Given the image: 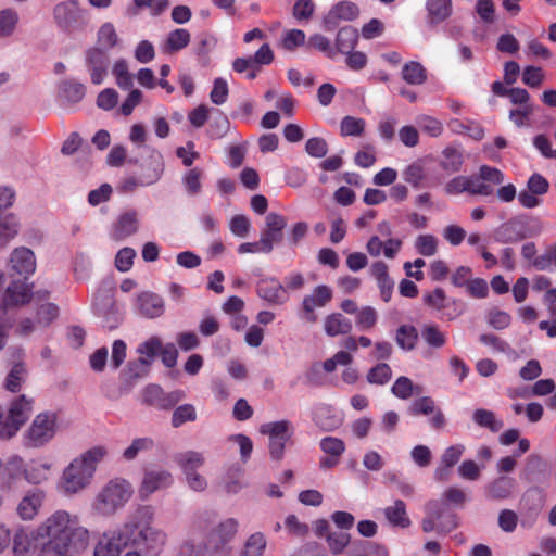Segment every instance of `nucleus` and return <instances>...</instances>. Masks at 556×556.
Listing matches in <instances>:
<instances>
[{
  "instance_id": "1",
  "label": "nucleus",
  "mask_w": 556,
  "mask_h": 556,
  "mask_svg": "<svg viewBox=\"0 0 556 556\" xmlns=\"http://www.w3.org/2000/svg\"><path fill=\"white\" fill-rule=\"evenodd\" d=\"M38 535L43 541L38 556H68L85 549L89 542V531L80 525L77 515L59 509L37 526Z\"/></svg>"
},
{
  "instance_id": "2",
  "label": "nucleus",
  "mask_w": 556,
  "mask_h": 556,
  "mask_svg": "<svg viewBox=\"0 0 556 556\" xmlns=\"http://www.w3.org/2000/svg\"><path fill=\"white\" fill-rule=\"evenodd\" d=\"M155 510L151 505H140L128 515L124 523L103 532L93 547V556H121L127 549L136 531L144 522H153Z\"/></svg>"
},
{
  "instance_id": "3",
  "label": "nucleus",
  "mask_w": 556,
  "mask_h": 556,
  "mask_svg": "<svg viewBox=\"0 0 556 556\" xmlns=\"http://www.w3.org/2000/svg\"><path fill=\"white\" fill-rule=\"evenodd\" d=\"M106 455L108 450L104 446L98 445L74 458L63 470L58 483V490L66 496L78 494L85 490L90 484L98 464Z\"/></svg>"
},
{
  "instance_id": "4",
  "label": "nucleus",
  "mask_w": 556,
  "mask_h": 556,
  "mask_svg": "<svg viewBox=\"0 0 556 556\" xmlns=\"http://www.w3.org/2000/svg\"><path fill=\"white\" fill-rule=\"evenodd\" d=\"M192 528L204 534V540L214 556H230L229 542L238 531V521L228 518L217 522V515L212 510L198 513L192 521Z\"/></svg>"
},
{
  "instance_id": "5",
  "label": "nucleus",
  "mask_w": 556,
  "mask_h": 556,
  "mask_svg": "<svg viewBox=\"0 0 556 556\" xmlns=\"http://www.w3.org/2000/svg\"><path fill=\"white\" fill-rule=\"evenodd\" d=\"M134 493L132 485L123 478L110 480L94 496L91 510L101 517H112L123 509Z\"/></svg>"
},
{
  "instance_id": "6",
  "label": "nucleus",
  "mask_w": 556,
  "mask_h": 556,
  "mask_svg": "<svg viewBox=\"0 0 556 556\" xmlns=\"http://www.w3.org/2000/svg\"><path fill=\"white\" fill-rule=\"evenodd\" d=\"M153 522H144L139 531L135 532L127 552L123 556H160L163 552L167 534Z\"/></svg>"
},
{
  "instance_id": "7",
  "label": "nucleus",
  "mask_w": 556,
  "mask_h": 556,
  "mask_svg": "<svg viewBox=\"0 0 556 556\" xmlns=\"http://www.w3.org/2000/svg\"><path fill=\"white\" fill-rule=\"evenodd\" d=\"M56 414L43 412L35 416L23 435L24 445L28 448H40L54 438L58 429Z\"/></svg>"
},
{
  "instance_id": "8",
  "label": "nucleus",
  "mask_w": 556,
  "mask_h": 556,
  "mask_svg": "<svg viewBox=\"0 0 556 556\" xmlns=\"http://www.w3.org/2000/svg\"><path fill=\"white\" fill-rule=\"evenodd\" d=\"M34 397L22 394L13 399L8 409L4 410V439L9 440L16 435L34 410Z\"/></svg>"
},
{
  "instance_id": "9",
  "label": "nucleus",
  "mask_w": 556,
  "mask_h": 556,
  "mask_svg": "<svg viewBox=\"0 0 556 556\" xmlns=\"http://www.w3.org/2000/svg\"><path fill=\"white\" fill-rule=\"evenodd\" d=\"M501 182V176H456L446 185V191L448 193L467 191L472 194L490 195Z\"/></svg>"
},
{
  "instance_id": "10",
  "label": "nucleus",
  "mask_w": 556,
  "mask_h": 556,
  "mask_svg": "<svg viewBox=\"0 0 556 556\" xmlns=\"http://www.w3.org/2000/svg\"><path fill=\"white\" fill-rule=\"evenodd\" d=\"M262 434L268 435V450L271 459L281 460L285 454L286 443L291 439L293 429L289 420H279L263 424L260 427Z\"/></svg>"
},
{
  "instance_id": "11",
  "label": "nucleus",
  "mask_w": 556,
  "mask_h": 556,
  "mask_svg": "<svg viewBox=\"0 0 556 556\" xmlns=\"http://www.w3.org/2000/svg\"><path fill=\"white\" fill-rule=\"evenodd\" d=\"M38 528L16 527L13 529V556H38L43 546L42 539L37 534Z\"/></svg>"
},
{
  "instance_id": "12",
  "label": "nucleus",
  "mask_w": 556,
  "mask_h": 556,
  "mask_svg": "<svg viewBox=\"0 0 556 556\" xmlns=\"http://www.w3.org/2000/svg\"><path fill=\"white\" fill-rule=\"evenodd\" d=\"M173 482V475L166 469L160 467L146 469L138 488V496L147 501L153 493L169 488Z\"/></svg>"
},
{
  "instance_id": "13",
  "label": "nucleus",
  "mask_w": 556,
  "mask_h": 556,
  "mask_svg": "<svg viewBox=\"0 0 556 556\" xmlns=\"http://www.w3.org/2000/svg\"><path fill=\"white\" fill-rule=\"evenodd\" d=\"M36 270V257L34 252L26 247L15 248L7 263L9 276H20L27 279Z\"/></svg>"
},
{
  "instance_id": "14",
  "label": "nucleus",
  "mask_w": 556,
  "mask_h": 556,
  "mask_svg": "<svg viewBox=\"0 0 556 556\" xmlns=\"http://www.w3.org/2000/svg\"><path fill=\"white\" fill-rule=\"evenodd\" d=\"M185 397L186 394L181 390H175L166 393L157 384H149L143 389L142 392L143 404L164 410L170 409Z\"/></svg>"
},
{
  "instance_id": "15",
  "label": "nucleus",
  "mask_w": 556,
  "mask_h": 556,
  "mask_svg": "<svg viewBox=\"0 0 556 556\" xmlns=\"http://www.w3.org/2000/svg\"><path fill=\"white\" fill-rule=\"evenodd\" d=\"M31 288L21 280L12 281L5 289L0 303V313L5 317L7 312L28 304L31 300Z\"/></svg>"
},
{
  "instance_id": "16",
  "label": "nucleus",
  "mask_w": 556,
  "mask_h": 556,
  "mask_svg": "<svg viewBox=\"0 0 556 556\" xmlns=\"http://www.w3.org/2000/svg\"><path fill=\"white\" fill-rule=\"evenodd\" d=\"M332 290L326 285L316 286L312 293L305 295L302 300V318L309 323L317 321L315 309L326 306L332 300Z\"/></svg>"
},
{
  "instance_id": "17",
  "label": "nucleus",
  "mask_w": 556,
  "mask_h": 556,
  "mask_svg": "<svg viewBox=\"0 0 556 556\" xmlns=\"http://www.w3.org/2000/svg\"><path fill=\"white\" fill-rule=\"evenodd\" d=\"M85 63L92 84L100 85L108 75L110 59L101 48H89L85 52Z\"/></svg>"
},
{
  "instance_id": "18",
  "label": "nucleus",
  "mask_w": 556,
  "mask_h": 556,
  "mask_svg": "<svg viewBox=\"0 0 556 556\" xmlns=\"http://www.w3.org/2000/svg\"><path fill=\"white\" fill-rule=\"evenodd\" d=\"M359 14L358 7L351 1H340L334 4L324 16L323 26L327 31H332L340 22L353 21Z\"/></svg>"
},
{
  "instance_id": "19",
  "label": "nucleus",
  "mask_w": 556,
  "mask_h": 556,
  "mask_svg": "<svg viewBox=\"0 0 556 556\" xmlns=\"http://www.w3.org/2000/svg\"><path fill=\"white\" fill-rule=\"evenodd\" d=\"M135 307L144 318L154 319L164 314L165 302L161 295L152 291H142L136 298Z\"/></svg>"
},
{
  "instance_id": "20",
  "label": "nucleus",
  "mask_w": 556,
  "mask_h": 556,
  "mask_svg": "<svg viewBox=\"0 0 556 556\" xmlns=\"http://www.w3.org/2000/svg\"><path fill=\"white\" fill-rule=\"evenodd\" d=\"M46 500L42 489L28 490L21 498L16 511L23 520H33L39 513Z\"/></svg>"
},
{
  "instance_id": "21",
  "label": "nucleus",
  "mask_w": 556,
  "mask_h": 556,
  "mask_svg": "<svg viewBox=\"0 0 556 556\" xmlns=\"http://www.w3.org/2000/svg\"><path fill=\"white\" fill-rule=\"evenodd\" d=\"M257 294L275 305H282L289 300L287 289L275 278L262 279L257 283Z\"/></svg>"
},
{
  "instance_id": "22",
  "label": "nucleus",
  "mask_w": 556,
  "mask_h": 556,
  "mask_svg": "<svg viewBox=\"0 0 556 556\" xmlns=\"http://www.w3.org/2000/svg\"><path fill=\"white\" fill-rule=\"evenodd\" d=\"M516 480L508 476H498L484 486V495L489 500L502 501L509 498L515 491Z\"/></svg>"
},
{
  "instance_id": "23",
  "label": "nucleus",
  "mask_w": 556,
  "mask_h": 556,
  "mask_svg": "<svg viewBox=\"0 0 556 556\" xmlns=\"http://www.w3.org/2000/svg\"><path fill=\"white\" fill-rule=\"evenodd\" d=\"M54 21L66 31L72 30L79 20V10L73 1L58 3L53 9Z\"/></svg>"
},
{
  "instance_id": "24",
  "label": "nucleus",
  "mask_w": 556,
  "mask_h": 556,
  "mask_svg": "<svg viewBox=\"0 0 556 556\" xmlns=\"http://www.w3.org/2000/svg\"><path fill=\"white\" fill-rule=\"evenodd\" d=\"M138 230V219L136 212H126L122 214L111 230V238L115 241H122L125 238L136 233Z\"/></svg>"
},
{
  "instance_id": "25",
  "label": "nucleus",
  "mask_w": 556,
  "mask_h": 556,
  "mask_svg": "<svg viewBox=\"0 0 556 556\" xmlns=\"http://www.w3.org/2000/svg\"><path fill=\"white\" fill-rule=\"evenodd\" d=\"M27 376L28 370L25 363L23 361L15 362L4 378V389L12 393L20 392Z\"/></svg>"
},
{
  "instance_id": "26",
  "label": "nucleus",
  "mask_w": 556,
  "mask_h": 556,
  "mask_svg": "<svg viewBox=\"0 0 556 556\" xmlns=\"http://www.w3.org/2000/svg\"><path fill=\"white\" fill-rule=\"evenodd\" d=\"M25 462L21 456L13 455L3 464L0 478L8 486L17 481L21 477L24 478Z\"/></svg>"
},
{
  "instance_id": "27",
  "label": "nucleus",
  "mask_w": 556,
  "mask_h": 556,
  "mask_svg": "<svg viewBox=\"0 0 556 556\" xmlns=\"http://www.w3.org/2000/svg\"><path fill=\"white\" fill-rule=\"evenodd\" d=\"M58 93L63 101L77 103L85 97L86 87L75 79H65L60 83Z\"/></svg>"
},
{
  "instance_id": "28",
  "label": "nucleus",
  "mask_w": 556,
  "mask_h": 556,
  "mask_svg": "<svg viewBox=\"0 0 556 556\" xmlns=\"http://www.w3.org/2000/svg\"><path fill=\"white\" fill-rule=\"evenodd\" d=\"M324 330L329 337L348 334L352 330V323L340 313H333L325 317Z\"/></svg>"
},
{
  "instance_id": "29",
  "label": "nucleus",
  "mask_w": 556,
  "mask_h": 556,
  "mask_svg": "<svg viewBox=\"0 0 556 556\" xmlns=\"http://www.w3.org/2000/svg\"><path fill=\"white\" fill-rule=\"evenodd\" d=\"M119 43V37L115 29V26L110 23H103L97 31V47L101 48L105 52L114 49Z\"/></svg>"
},
{
  "instance_id": "30",
  "label": "nucleus",
  "mask_w": 556,
  "mask_h": 556,
  "mask_svg": "<svg viewBox=\"0 0 556 556\" xmlns=\"http://www.w3.org/2000/svg\"><path fill=\"white\" fill-rule=\"evenodd\" d=\"M191 39L190 33L185 28H177L168 33L167 38L163 45V50L166 53H175L186 48Z\"/></svg>"
},
{
  "instance_id": "31",
  "label": "nucleus",
  "mask_w": 556,
  "mask_h": 556,
  "mask_svg": "<svg viewBox=\"0 0 556 556\" xmlns=\"http://www.w3.org/2000/svg\"><path fill=\"white\" fill-rule=\"evenodd\" d=\"M426 7L432 24L441 23L452 14V0H427Z\"/></svg>"
},
{
  "instance_id": "32",
  "label": "nucleus",
  "mask_w": 556,
  "mask_h": 556,
  "mask_svg": "<svg viewBox=\"0 0 556 556\" xmlns=\"http://www.w3.org/2000/svg\"><path fill=\"white\" fill-rule=\"evenodd\" d=\"M384 516L394 527L407 528L410 525L406 514V505L401 500H396L392 506L386 507Z\"/></svg>"
},
{
  "instance_id": "33",
  "label": "nucleus",
  "mask_w": 556,
  "mask_h": 556,
  "mask_svg": "<svg viewBox=\"0 0 556 556\" xmlns=\"http://www.w3.org/2000/svg\"><path fill=\"white\" fill-rule=\"evenodd\" d=\"M448 128L456 134L468 135L476 140L483 138L484 131L480 124L473 121L454 118L448 122Z\"/></svg>"
},
{
  "instance_id": "34",
  "label": "nucleus",
  "mask_w": 556,
  "mask_h": 556,
  "mask_svg": "<svg viewBox=\"0 0 556 556\" xmlns=\"http://www.w3.org/2000/svg\"><path fill=\"white\" fill-rule=\"evenodd\" d=\"M204 460L203 454L195 451H186L175 456V462L184 473L197 471L204 465Z\"/></svg>"
},
{
  "instance_id": "35",
  "label": "nucleus",
  "mask_w": 556,
  "mask_h": 556,
  "mask_svg": "<svg viewBox=\"0 0 556 556\" xmlns=\"http://www.w3.org/2000/svg\"><path fill=\"white\" fill-rule=\"evenodd\" d=\"M418 341V331L414 326L402 325L396 329L395 342L403 351H412Z\"/></svg>"
},
{
  "instance_id": "36",
  "label": "nucleus",
  "mask_w": 556,
  "mask_h": 556,
  "mask_svg": "<svg viewBox=\"0 0 556 556\" xmlns=\"http://www.w3.org/2000/svg\"><path fill=\"white\" fill-rule=\"evenodd\" d=\"M112 74L115 77L116 85L123 90H129L134 86V77L128 68L125 59H118L114 62Z\"/></svg>"
},
{
  "instance_id": "37",
  "label": "nucleus",
  "mask_w": 556,
  "mask_h": 556,
  "mask_svg": "<svg viewBox=\"0 0 556 556\" xmlns=\"http://www.w3.org/2000/svg\"><path fill=\"white\" fill-rule=\"evenodd\" d=\"M154 448V441L150 437L136 438L131 441L130 445L123 451V458L131 462L138 457L139 454L150 452Z\"/></svg>"
},
{
  "instance_id": "38",
  "label": "nucleus",
  "mask_w": 556,
  "mask_h": 556,
  "mask_svg": "<svg viewBox=\"0 0 556 556\" xmlns=\"http://www.w3.org/2000/svg\"><path fill=\"white\" fill-rule=\"evenodd\" d=\"M440 501L432 500L429 501L425 506L426 517L421 521L422 531L426 533L437 531L438 532V523L437 520H440V516L443 515V511L440 510Z\"/></svg>"
},
{
  "instance_id": "39",
  "label": "nucleus",
  "mask_w": 556,
  "mask_h": 556,
  "mask_svg": "<svg viewBox=\"0 0 556 556\" xmlns=\"http://www.w3.org/2000/svg\"><path fill=\"white\" fill-rule=\"evenodd\" d=\"M402 78L409 85H422L427 80V71L419 62L410 61L404 64Z\"/></svg>"
},
{
  "instance_id": "40",
  "label": "nucleus",
  "mask_w": 556,
  "mask_h": 556,
  "mask_svg": "<svg viewBox=\"0 0 556 556\" xmlns=\"http://www.w3.org/2000/svg\"><path fill=\"white\" fill-rule=\"evenodd\" d=\"M472 419L478 426L488 428L494 433L498 432L504 427V422L497 419L492 410L484 408L476 409L473 412Z\"/></svg>"
},
{
  "instance_id": "41",
  "label": "nucleus",
  "mask_w": 556,
  "mask_h": 556,
  "mask_svg": "<svg viewBox=\"0 0 556 556\" xmlns=\"http://www.w3.org/2000/svg\"><path fill=\"white\" fill-rule=\"evenodd\" d=\"M358 33L355 28L346 26L341 28L337 35V49L341 53H350L356 46Z\"/></svg>"
},
{
  "instance_id": "42",
  "label": "nucleus",
  "mask_w": 556,
  "mask_h": 556,
  "mask_svg": "<svg viewBox=\"0 0 556 556\" xmlns=\"http://www.w3.org/2000/svg\"><path fill=\"white\" fill-rule=\"evenodd\" d=\"M178 556H214V554L204 539L202 541L191 539L180 545Z\"/></svg>"
},
{
  "instance_id": "43",
  "label": "nucleus",
  "mask_w": 556,
  "mask_h": 556,
  "mask_svg": "<svg viewBox=\"0 0 556 556\" xmlns=\"http://www.w3.org/2000/svg\"><path fill=\"white\" fill-rule=\"evenodd\" d=\"M266 545L265 535L255 532L248 538L239 556H263Z\"/></svg>"
},
{
  "instance_id": "44",
  "label": "nucleus",
  "mask_w": 556,
  "mask_h": 556,
  "mask_svg": "<svg viewBox=\"0 0 556 556\" xmlns=\"http://www.w3.org/2000/svg\"><path fill=\"white\" fill-rule=\"evenodd\" d=\"M441 164L445 170L458 172L463 164V153L454 147H446L442 151Z\"/></svg>"
},
{
  "instance_id": "45",
  "label": "nucleus",
  "mask_w": 556,
  "mask_h": 556,
  "mask_svg": "<svg viewBox=\"0 0 556 556\" xmlns=\"http://www.w3.org/2000/svg\"><path fill=\"white\" fill-rule=\"evenodd\" d=\"M420 391H421L420 387L414 386L413 381L405 376L399 377L391 388V392L396 397L402 399V400H407L414 393L418 394V393H420Z\"/></svg>"
},
{
  "instance_id": "46",
  "label": "nucleus",
  "mask_w": 556,
  "mask_h": 556,
  "mask_svg": "<svg viewBox=\"0 0 556 556\" xmlns=\"http://www.w3.org/2000/svg\"><path fill=\"white\" fill-rule=\"evenodd\" d=\"M365 121L354 116H345L340 124L343 137H359L365 130Z\"/></svg>"
},
{
  "instance_id": "47",
  "label": "nucleus",
  "mask_w": 556,
  "mask_h": 556,
  "mask_svg": "<svg viewBox=\"0 0 556 556\" xmlns=\"http://www.w3.org/2000/svg\"><path fill=\"white\" fill-rule=\"evenodd\" d=\"M440 506L443 515L440 516V520H437L438 534L445 535L458 527V521L457 516L448 510L444 503L440 502Z\"/></svg>"
},
{
  "instance_id": "48",
  "label": "nucleus",
  "mask_w": 556,
  "mask_h": 556,
  "mask_svg": "<svg viewBox=\"0 0 556 556\" xmlns=\"http://www.w3.org/2000/svg\"><path fill=\"white\" fill-rule=\"evenodd\" d=\"M197 419V410L192 404H182L175 408L172 415V426L179 428L185 422L194 421Z\"/></svg>"
},
{
  "instance_id": "49",
  "label": "nucleus",
  "mask_w": 556,
  "mask_h": 556,
  "mask_svg": "<svg viewBox=\"0 0 556 556\" xmlns=\"http://www.w3.org/2000/svg\"><path fill=\"white\" fill-rule=\"evenodd\" d=\"M392 378L391 367L387 363H379L367 372V381L371 384L383 386Z\"/></svg>"
},
{
  "instance_id": "50",
  "label": "nucleus",
  "mask_w": 556,
  "mask_h": 556,
  "mask_svg": "<svg viewBox=\"0 0 556 556\" xmlns=\"http://www.w3.org/2000/svg\"><path fill=\"white\" fill-rule=\"evenodd\" d=\"M18 22V14L14 9L7 8L0 11V36L8 37L13 34Z\"/></svg>"
},
{
  "instance_id": "51",
  "label": "nucleus",
  "mask_w": 556,
  "mask_h": 556,
  "mask_svg": "<svg viewBox=\"0 0 556 556\" xmlns=\"http://www.w3.org/2000/svg\"><path fill=\"white\" fill-rule=\"evenodd\" d=\"M421 337L428 345L434 349L442 348L446 342L445 334L435 325H425L421 329Z\"/></svg>"
},
{
  "instance_id": "52",
  "label": "nucleus",
  "mask_w": 556,
  "mask_h": 556,
  "mask_svg": "<svg viewBox=\"0 0 556 556\" xmlns=\"http://www.w3.org/2000/svg\"><path fill=\"white\" fill-rule=\"evenodd\" d=\"M351 536L345 531H331L326 539L333 555H340L350 543Z\"/></svg>"
},
{
  "instance_id": "53",
  "label": "nucleus",
  "mask_w": 556,
  "mask_h": 556,
  "mask_svg": "<svg viewBox=\"0 0 556 556\" xmlns=\"http://www.w3.org/2000/svg\"><path fill=\"white\" fill-rule=\"evenodd\" d=\"M418 127L431 137H439L443 132V124L429 115H419L416 118Z\"/></svg>"
},
{
  "instance_id": "54",
  "label": "nucleus",
  "mask_w": 556,
  "mask_h": 556,
  "mask_svg": "<svg viewBox=\"0 0 556 556\" xmlns=\"http://www.w3.org/2000/svg\"><path fill=\"white\" fill-rule=\"evenodd\" d=\"M415 248L424 256H432L438 251V239L432 235H420L416 238Z\"/></svg>"
},
{
  "instance_id": "55",
  "label": "nucleus",
  "mask_w": 556,
  "mask_h": 556,
  "mask_svg": "<svg viewBox=\"0 0 556 556\" xmlns=\"http://www.w3.org/2000/svg\"><path fill=\"white\" fill-rule=\"evenodd\" d=\"M435 403L430 396H422L420 399L415 400L408 407L407 412L412 416L418 415H430L432 412H435Z\"/></svg>"
},
{
  "instance_id": "56",
  "label": "nucleus",
  "mask_w": 556,
  "mask_h": 556,
  "mask_svg": "<svg viewBox=\"0 0 556 556\" xmlns=\"http://www.w3.org/2000/svg\"><path fill=\"white\" fill-rule=\"evenodd\" d=\"M162 348V341L157 337H151L138 346V353L140 357L149 359V365L153 362L154 357L160 353Z\"/></svg>"
},
{
  "instance_id": "57",
  "label": "nucleus",
  "mask_w": 556,
  "mask_h": 556,
  "mask_svg": "<svg viewBox=\"0 0 556 556\" xmlns=\"http://www.w3.org/2000/svg\"><path fill=\"white\" fill-rule=\"evenodd\" d=\"M319 445L325 454L334 457H341L345 451L344 442L341 439L334 437H326L321 439Z\"/></svg>"
},
{
  "instance_id": "58",
  "label": "nucleus",
  "mask_w": 556,
  "mask_h": 556,
  "mask_svg": "<svg viewBox=\"0 0 556 556\" xmlns=\"http://www.w3.org/2000/svg\"><path fill=\"white\" fill-rule=\"evenodd\" d=\"M377 318L376 309L371 306H365L356 314V325L359 329L367 330L376 325Z\"/></svg>"
},
{
  "instance_id": "59",
  "label": "nucleus",
  "mask_w": 556,
  "mask_h": 556,
  "mask_svg": "<svg viewBox=\"0 0 556 556\" xmlns=\"http://www.w3.org/2000/svg\"><path fill=\"white\" fill-rule=\"evenodd\" d=\"M533 104H526L513 109L509 112V119L517 126L523 127L529 125L530 116L533 114Z\"/></svg>"
},
{
  "instance_id": "60",
  "label": "nucleus",
  "mask_w": 556,
  "mask_h": 556,
  "mask_svg": "<svg viewBox=\"0 0 556 556\" xmlns=\"http://www.w3.org/2000/svg\"><path fill=\"white\" fill-rule=\"evenodd\" d=\"M510 315L506 312L493 308L486 315L488 324L496 330L505 329L510 324Z\"/></svg>"
},
{
  "instance_id": "61",
  "label": "nucleus",
  "mask_w": 556,
  "mask_h": 556,
  "mask_svg": "<svg viewBox=\"0 0 556 556\" xmlns=\"http://www.w3.org/2000/svg\"><path fill=\"white\" fill-rule=\"evenodd\" d=\"M136 256V251L131 248H123L121 249L115 257V266L116 268L126 273L128 271L134 263V258Z\"/></svg>"
},
{
  "instance_id": "62",
  "label": "nucleus",
  "mask_w": 556,
  "mask_h": 556,
  "mask_svg": "<svg viewBox=\"0 0 556 556\" xmlns=\"http://www.w3.org/2000/svg\"><path fill=\"white\" fill-rule=\"evenodd\" d=\"M228 92L227 81L224 78H216L210 93L211 101L217 105L224 104L227 101Z\"/></svg>"
},
{
  "instance_id": "63",
  "label": "nucleus",
  "mask_w": 556,
  "mask_h": 556,
  "mask_svg": "<svg viewBox=\"0 0 556 556\" xmlns=\"http://www.w3.org/2000/svg\"><path fill=\"white\" fill-rule=\"evenodd\" d=\"M135 59L142 64L150 63L155 56V50L152 42L141 40L135 49Z\"/></svg>"
},
{
  "instance_id": "64",
  "label": "nucleus",
  "mask_w": 556,
  "mask_h": 556,
  "mask_svg": "<svg viewBox=\"0 0 556 556\" xmlns=\"http://www.w3.org/2000/svg\"><path fill=\"white\" fill-rule=\"evenodd\" d=\"M117 102L118 93L113 88H105L98 94L97 98V105L104 111H110L114 109Z\"/></svg>"
}]
</instances>
